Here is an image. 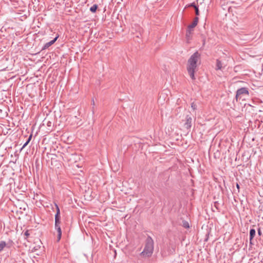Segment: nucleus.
Masks as SVG:
<instances>
[{
    "mask_svg": "<svg viewBox=\"0 0 263 263\" xmlns=\"http://www.w3.org/2000/svg\"><path fill=\"white\" fill-rule=\"evenodd\" d=\"M200 53L198 51H196L188 60L187 70L192 80H194L195 79L194 73L197 69V63L200 60Z\"/></svg>",
    "mask_w": 263,
    "mask_h": 263,
    "instance_id": "f257e3e1",
    "label": "nucleus"
},
{
    "mask_svg": "<svg viewBox=\"0 0 263 263\" xmlns=\"http://www.w3.org/2000/svg\"><path fill=\"white\" fill-rule=\"evenodd\" d=\"M153 251L154 241L150 236H148L146 239L144 250L140 254V255L144 258L149 257L152 256Z\"/></svg>",
    "mask_w": 263,
    "mask_h": 263,
    "instance_id": "f03ea898",
    "label": "nucleus"
},
{
    "mask_svg": "<svg viewBox=\"0 0 263 263\" xmlns=\"http://www.w3.org/2000/svg\"><path fill=\"white\" fill-rule=\"evenodd\" d=\"M249 91L247 88L242 87L238 89L236 91V99L241 98L243 96L249 95Z\"/></svg>",
    "mask_w": 263,
    "mask_h": 263,
    "instance_id": "7ed1b4c3",
    "label": "nucleus"
},
{
    "mask_svg": "<svg viewBox=\"0 0 263 263\" xmlns=\"http://www.w3.org/2000/svg\"><path fill=\"white\" fill-rule=\"evenodd\" d=\"M193 119L191 116L186 115L185 120V123L184 124V127L186 129H190L192 126Z\"/></svg>",
    "mask_w": 263,
    "mask_h": 263,
    "instance_id": "20e7f679",
    "label": "nucleus"
},
{
    "mask_svg": "<svg viewBox=\"0 0 263 263\" xmlns=\"http://www.w3.org/2000/svg\"><path fill=\"white\" fill-rule=\"evenodd\" d=\"M55 206L56 207V214L55 215V223L60 224V209L57 203H55Z\"/></svg>",
    "mask_w": 263,
    "mask_h": 263,
    "instance_id": "39448f33",
    "label": "nucleus"
},
{
    "mask_svg": "<svg viewBox=\"0 0 263 263\" xmlns=\"http://www.w3.org/2000/svg\"><path fill=\"white\" fill-rule=\"evenodd\" d=\"M58 37H59V35H57L55 37H54V39H53L52 40H51V41H50L48 43H46L43 47L42 50H45V49L48 48L50 46L53 45L55 42V41L57 40Z\"/></svg>",
    "mask_w": 263,
    "mask_h": 263,
    "instance_id": "423d86ee",
    "label": "nucleus"
},
{
    "mask_svg": "<svg viewBox=\"0 0 263 263\" xmlns=\"http://www.w3.org/2000/svg\"><path fill=\"white\" fill-rule=\"evenodd\" d=\"M55 229L58 231V241H59L61 238L62 231L60 226V224L55 223Z\"/></svg>",
    "mask_w": 263,
    "mask_h": 263,
    "instance_id": "0eeeda50",
    "label": "nucleus"
},
{
    "mask_svg": "<svg viewBox=\"0 0 263 263\" xmlns=\"http://www.w3.org/2000/svg\"><path fill=\"white\" fill-rule=\"evenodd\" d=\"M198 22V17H195L191 25H190L188 27H190V28L194 29V28L197 25Z\"/></svg>",
    "mask_w": 263,
    "mask_h": 263,
    "instance_id": "6e6552de",
    "label": "nucleus"
},
{
    "mask_svg": "<svg viewBox=\"0 0 263 263\" xmlns=\"http://www.w3.org/2000/svg\"><path fill=\"white\" fill-rule=\"evenodd\" d=\"M193 31V28H190V27H188L187 30L186 31V37L187 40H189L191 36V35L192 34V32Z\"/></svg>",
    "mask_w": 263,
    "mask_h": 263,
    "instance_id": "1a4fd4ad",
    "label": "nucleus"
},
{
    "mask_svg": "<svg viewBox=\"0 0 263 263\" xmlns=\"http://www.w3.org/2000/svg\"><path fill=\"white\" fill-rule=\"evenodd\" d=\"M8 247V245L5 241H0V252L3 251L5 248Z\"/></svg>",
    "mask_w": 263,
    "mask_h": 263,
    "instance_id": "9d476101",
    "label": "nucleus"
},
{
    "mask_svg": "<svg viewBox=\"0 0 263 263\" xmlns=\"http://www.w3.org/2000/svg\"><path fill=\"white\" fill-rule=\"evenodd\" d=\"M255 234H256V231H255V229H250V233H249L250 239H253L255 235Z\"/></svg>",
    "mask_w": 263,
    "mask_h": 263,
    "instance_id": "9b49d317",
    "label": "nucleus"
},
{
    "mask_svg": "<svg viewBox=\"0 0 263 263\" xmlns=\"http://www.w3.org/2000/svg\"><path fill=\"white\" fill-rule=\"evenodd\" d=\"M222 64L221 62L219 60L216 61V70H220L222 68Z\"/></svg>",
    "mask_w": 263,
    "mask_h": 263,
    "instance_id": "f8f14e48",
    "label": "nucleus"
},
{
    "mask_svg": "<svg viewBox=\"0 0 263 263\" xmlns=\"http://www.w3.org/2000/svg\"><path fill=\"white\" fill-rule=\"evenodd\" d=\"M97 8H98V5L96 4H95L90 8V11L91 12L95 13L96 12Z\"/></svg>",
    "mask_w": 263,
    "mask_h": 263,
    "instance_id": "ddd939ff",
    "label": "nucleus"
},
{
    "mask_svg": "<svg viewBox=\"0 0 263 263\" xmlns=\"http://www.w3.org/2000/svg\"><path fill=\"white\" fill-rule=\"evenodd\" d=\"M191 107L192 108L193 110H195L196 109H197V105L194 103V102H193L192 104H191Z\"/></svg>",
    "mask_w": 263,
    "mask_h": 263,
    "instance_id": "4468645a",
    "label": "nucleus"
},
{
    "mask_svg": "<svg viewBox=\"0 0 263 263\" xmlns=\"http://www.w3.org/2000/svg\"><path fill=\"white\" fill-rule=\"evenodd\" d=\"M183 226L184 228H189V224L187 222L185 221L183 222Z\"/></svg>",
    "mask_w": 263,
    "mask_h": 263,
    "instance_id": "2eb2a0df",
    "label": "nucleus"
},
{
    "mask_svg": "<svg viewBox=\"0 0 263 263\" xmlns=\"http://www.w3.org/2000/svg\"><path fill=\"white\" fill-rule=\"evenodd\" d=\"M195 14H196V15H199V9H198V6L195 8Z\"/></svg>",
    "mask_w": 263,
    "mask_h": 263,
    "instance_id": "dca6fc26",
    "label": "nucleus"
},
{
    "mask_svg": "<svg viewBox=\"0 0 263 263\" xmlns=\"http://www.w3.org/2000/svg\"><path fill=\"white\" fill-rule=\"evenodd\" d=\"M40 248V247H39V246L33 247V248L32 249V250H31L32 252H35L36 250H38V248Z\"/></svg>",
    "mask_w": 263,
    "mask_h": 263,
    "instance_id": "f3484780",
    "label": "nucleus"
},
{
    "mask_svg": "<svg viewBox=\"0 0 263 263\" xmlns=\"http://www.w3.org/2000/svg\"><path fill=\"white\" fill-rule=\"evenodd\" d=\"M29 235L30 234L28 230L24 233V235L26 237V238H27Z\"/></svg>",
    "mask_w": 263,
    "mask_h": 263,
    "instance_id": "a211bd4d",
    "label": "nucleus"
},
{
    "mask_svg": "<svg viewBox=\"0 0 263 263\" xmlns=\"http://www.w3.org/2000/svg\"><path fill=\"white\" fill-rule=\"evenodd\" d=\"M249 243H250V248H251L252 247V246L254 245V243L253 242V239H250Z\"/></svg>",
    "mask_w": 263,
    "mask_h": 263,
    "instance_id": "6ab92c4d",
    "label": "nucleus"
},
{
    "mask_svg": "<svg viewBox=\"0 0 263 263\" xmlns=\"http://www.w3.org/2000/svg\"><path fill=\"white\" fill-rule=\"evenodd\" d=\"M190 6L194 7V9L197 7V6H196L194 3L191 4Z\"/></svg>",
    "mask_w": 263,
    "mask_h": 263,
    "instance_id": "aec40b11",
    "label": "nucleus"
},
{
    "mask_svg": "<svg viewBox=\"0 0 263 263\" xmlns=\"http://www.w3.org/2000/svg\"><path fill=\"white\" fill-rule=\"evenodd\" d=\"M32 137V134H31V135L29 136V137H28V139H27V141H28V142L29 143V142H30V140H31Z\"/></svg>",
    "mask_w": 263,
    "mask_h": 263,
    "instance_id": "412c9836",
    "label": "nucleus"
},
{
    "mask_svg": "<svg viewBox=\"0 0 263 263\" xmlns=\"http://www.w3.org/2000/svg\"><path fill=\"white\" fill-rule=\"evenodd\" d=\"M258 234L260 236L261 235V230H260V229L259 228L258 229Z\"/></svg>",
    "mask_w": 263,
    "mask_h": 263,
    "instance_id": "4be33fe9",
    "label": "nucleus"
},
{
    "mask_svg": "<svg viewBox=\"0 0 263 263\" xmlns=\"http://www.w3.org/2000/svg\"><path fill=\"white\" fill-rule=\"evenodd\" d=\"M236 187L238 190H239L240 187L238 183L236 184Z\"/></svg>",
    "mask_w": 263,
    "mask_h": 263,
    "instance_id": "5701e85b",
    "label": "nucleus"
},
{
    "mask_svg": "<svg viewBox=\"0 0 263 263\" xmlns=\"http://www.w3.org/2000/svg\"><path fill=\"white\" fill-rule=\"evenodd\" d=\"M27 145L26 143H24L22 148L23 149L25 148Z\"/></svg>",
    "mask_w": 263,
    "mask_h": 263,
    "instance_id": "b1692460",
    "label": "nucleus"
},
{
    "mask_svg": "<svg viewBox=\"0 0 263 263\" xmlns=\"http://www.w3.org/2000/svg\"><path fill=\"white\" fill-rule=\"evenodd\" d=\"M92 104L93 105H95V101H94V100H92Z\"/></svg>",
    "mask_w": 263,
    "mask_h": 263,
    "instance_id": "393cba45",
    "label": "nucleus"
},
{
    "mask_svg": "<svg viewBox=\"0 0 263 263\" xmlns=\"http://www.w3.org/2000/svg\"><path fill=\"white\" fill-rule=\"evenodd\" d=\"M25 143H26L27 145H28L29 142L28 141H26Z\"/></svg>",
    "mask_w": 263,
    "mask_h": 263,
    "instance_id": "a878e982",
    "label": "nucleus"
}]
</instances>
